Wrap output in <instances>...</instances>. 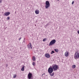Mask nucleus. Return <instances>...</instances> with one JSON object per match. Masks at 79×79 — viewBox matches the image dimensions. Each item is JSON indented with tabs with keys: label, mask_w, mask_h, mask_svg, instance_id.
Masks as SVG:
<instances>
[{
	"label": "nucleus",
	"mask_w": 79,
	"mask_h": 79,
	"mask_svg": "<svg viewBox=\"0 0 79 79\" xmlns=\"http://www.w3.org/2000/svg\"><path fill=\"white\" fill-rule=\"evenodd\" d=\"M24 68H25V66H24V65H23L21 69V71H24Z\"/></svg>",
	"instance_id": "ddd939ff"
},
{
	"label": "nucleus",
	"mask_w": 79,
	"mask_h": 79,
	"mask_svg": "<svg viewBox=\"0 0 79 79\" xmlns=\"http://www.w3.org/2000/svg\"><path fill=\"white\" fill-rule=\"evenodd\" d=\"M45 74L44 73L43 74H42V76L43 77H44V76H45Z\"/></svg>",
	"instance_id": "6ab92c4d"
},
{
	"label": "nucleus",
	"mask_w": 79,
	"mask_h": 79,
	"mask_svg": "<svg viewBox=\"0 0 79 79\" xmlns=\"http://www.w3.org/2000/svg\"><path fill=\"white\" fill-rule=\"evenodd\" d=\"M74 58L75 60H77V59H78V53L76 52L74 55Z\"/></svg>",
	"instance_id": "39448f33"
},
{
	"label": "nucleus",
	"mask_w": 79,
	"mask_h": 79,
	"mask_svg": "<svg viewBox=\"0 0 79 79\" xmlns=\"http://www.w3.org/2000/svg\"><path fill=\"white\" fill-rule=\"evenodd\" d=\"M45 56L46 58H50V54L48 53H47L45 54Z\"/></svg>",
	"instance_id": "1a4fd4ad"
},
{
	"label": "nucleus",
	"mask_w": 79,
	"mask_h": 79,
	"mask_svg": "<svg viewBox=\"0 0 79 79\" xmlns=\"http://www.w3.org/2000/svg\"><path fill=\"white\" fill-rule=\"evenodd\" d=\"M23 43H25V41H23Z\"/></svg>",
	"instance_id": "c85d7f7f"
},
{
	"label": "nucleus",
	"mask_w": 79,
	"mask_h": 79,
	"mask_svg": "<svg viewBox=\"0 0 79 79\" xmlns=\"http://www.w3.org/2000/svg\"><path fill=\"white\" fill-rule=\"evenodd\" d=\"M78 58H79V53H78Z\"/></svg>",
	"instance_id": "cd10ccee"
},
{
	"label": "nucleus",
	"mask_w": 79,
	"mask_h": 79,
	"mask_svg": "<svg viewBox=\"0 0 79 79\" xmlns=\"http://www.w3.org/2000/svg\"><path fill=\"white\" fill-rule=\"evenodd\" d=\"M2 0H0V3H2Z\"/></svg>",
	"instance_id": "bb28decb"
},
{
	"label": "nucleus",
	"mask_w": 79,
	"mask_h": 79,
	"mask_svg": "<svg viewBox=\"0 0 79 79\" xmlns=\"http://www.w3.org/2000/svg\"><path fill=\"white\" fill-rule=\"evenodd\" d=\"M52 68L54 70V71H55L58 69V66L57 65H52Z\"/></svg>",
	"instance_id": "f257e3e1"
},
{
	"label": "nucleus",
	"mask_w": 79,
	"mask_h": 79,
	"mask_svg": "<svg viewBox=\"0 0 79 79\" xmlns=\"http://www.w3.org/2000/svg\"><path fill=\"white\" fill-rule=\"evenodd\" d=\"M55 42H56V40H53L50 42L49 44V46H50V45H54V44H55Z\"/></svg>",
	"instance_id": "7ed1b4c3"
},
{
	"label": "nucleus",
	"mask_w": 79,
	"mask_h": 79,
	"mask_svg": "<svg viewBox=\"0 0 79 79\" xmlns=\"http://www.w3.org/2000/svg\"><path fill=\"white\" fill-rule=\"evenodd\" d=\"M58 1H59V0H57Z\"/></svg>",
	"instance_id": "473e14b6"
},
{
	"label": "nucleus",
	"mask_w": 79,
	"mask_h": 79,
	"mask_svg": "<svg viewBox=\"0 0 79 79\" xmlns=\"http://www.w3.org/2000/svg\"><path fill=\"white\" fill-rule=\"evenodd\" d=\"M8 64H6V68H7V67H8Z\"/></svg>",
	"instance_id": "393cba45"
},
{
	"label": "nucleus",
	"mask_w": 79,
	"mask_h": 79,
	"mask_svg": "<svg viewBox=\"0 0 79 79\" xmlns=\"http://www.w3.org/2000/svg\"><path fill=\"white\" fill-rule=\"evenodd\" d=\"M10 14V12H5L4 14H3V16H8Z\"/></svg>",
	"instance_id": "0eeeda50"
},
{
	"label": "nucleus",
	"mask_w": 79,
	"mask_h": 79,
	"mask_svg": "<svg viewBox=\"0 0 79 79\" xmlns=\"http://www.w3.org/2000/svg\"><path fill=\"white\" fill-rule=\"evenodd\" d=\"M50 5L49 2L48 1H46V5L45 6L46 8H48L50 7Z\"/></svg>",
	"instance_id": "f03ea898"
},
{
	"label": "nucleus",
	"mask_w": 79,
	"mask_h": 79,
	"mask_svg": "<svg viewBox=\"0 0 79 79\" xmlns=\"http://www.w3.org/2000/svg\"><path fill=\"white\" fill-rule=\"evenodd\" d=\"M64 55L65 56H66V57H68V56H69V52H68V51H67L65 52Z\"/></svg>",
	"instance_id": "9d476101"
},
{
	"label": "nucleus",
	"mask_w": 79,
	"mask_h": 79,
	"mask_svg": "<svg viewBox=\"0 0 79 79\" xmlns=\"http://www.w3.org/2000/svg\"><path fill=\"white\" fill-rule=\"evenodd\" d=\"M50 76L52 77V76H53L55 74V73L53 72V73H49Z\"/></svg>",
	"instance_id": "f8f14e48"
},
{
	"label": "nucleus",
	"mask_w": 79,
	"mask_h": 79,
	"mask_svg": "<svg viewBox=\"0 0 79 79\" xmlns=\"http://www.w3.org/2000/svg\"><path fill=\"white\" fill-rule=\"evenodd\" d=\"M27 77H28V79H31L32 77V74L31 73L29 72L28 74Z\"/></svg>",
	"instance_id": "423d86ee"
},
{
	"label": "nucleus",
	"mask_w": 79,
	"mask_h": 79,
	"mask_svg": "<svg viewBox=\"0 0 79 79\" xmlns=\"http://www.w3.org/2000/svg\"><path fill=\"white\" fill-rule=\"evenodd\" d=\"M35 62H33L32 63V64L33 66H35Z\"/></svg>",
	"instance_id": "412c9836"
},
{
	"label": "nucleus",
	"mask_w": 79,
	"mask_h": 79,
	"mask_svg": "<svg viewBox=\"0 0 79 79\" xmlns=\"http://www.w3.org/2000/svg\"><path fill=\"white\" fill-rule=\"evenodd\" d=\"M35 26H36V25H35Z\"/></svg>",
	"instance_id": "2f4dec72"
},
{
	"label": "nucleus",
	"mask_w": 79,
	"mask_h": 79,
	"mask_svg": "<svg viewBox=\"0 0 79 79\" xmlns=\"http://www.w3.org/2000/svg\"><path fill=\"white\" fill-rule=\"evenodd\" d=\"M35 12L36 15H38V14L39 13V10H35Z\"/></svg>",
	"instance_id": "9b49d317"
},
{
	"label": "nucleus",
	"mask_w": 79,
	"mask_h": 79,
	"mask_svg": "<svg viewBox=\"0 0 79 79\" xmlns=\"http://www.w3.org/2000/svg\"><path fill=\"white\" fill-rule=\"evenodd\" d=\"M32 60L33 61H34L35 60V56H34L32 57Z\"/></svg>",
	"instance_id": "4468645a"
},
{
	"label": "nucleus",
	"mask_w": 79,
	"mask_h": 79,
	"mask_svg": "<svg viewBox=\"0 0 79 79\" xmlns=\"http://www.w3.org/2000/svg\"><path fill=\"white\" fill-rule=\"evenodd\" d=\"M30 45L28 44L27 45V48L28 49H30V48H31V49H32V45H31V43H30Z\"/></svg>",
	"instance_id": "6e6552de"
},
{
	"label": "nucleus",
	"mask_w": 79,
	"mask_h": 79,
	"mask_svg": "<svg viewBox=\"0 0 79 79\" xmlns=\"http://www.w3.org/2000/svg\"><path fill=\"white\" fill-rule=\"evenodd\" d=\"M7 20H9V19H10V17H7Z\"/></svg>",
	"instance_id": "4be33fe9"
},
{
	"label": "nucleus",
	"mask_w": 79,
	"mask_h": 79,
	"mask_svg": "<svg viewBox=\"0 0 79 79\" xmlns=\"http://www.w3.org/2000/svg\"><path fill=\"white\" fill-rule=\"evenodd\" d=\"M16 11H15V14H16Z\"/></svg>",
	"instance_id": "7c9ffc66"
},
{
	"label": "nucleus",
	"mask_w": 79,
	"mask_h": 79,
	"mask_svg": "<svg viewBox=\"0 0 79 79\" xmlns=\"http://www.w3.org/2000/svg\"><path fill=\"white\" fill-rule=\"evenodd\" d=\"M21 37H20V38H19V40H21Z\"/></svg>",
	"instance_id": "a878e982"
},
{
	"label": "nucleus",
	"mask_w": 79,
	"mask_h": 79,
	"mask_svg": "<svg viewBox=\"0 0 79 79\" xmlns=\"http://www.w3.org/2000/svg\"><path fill=\"white\" fill-rule=\"evenodd\" d=\"M54 50L55 52H56L57 53L58 52V49H54Z\"/></svg>",
	"instance_id": "dca6fc26"
},
{
	"label": "nucleus",
	"mask_w": 79,
	"mask_h": 79,
	"mask_svg": "<svg viewBox=\"0 0 79 79\" xmlns=\"http://www.w3.org/2000/svg\"><path fill=\"white\" fill-rule=\"evenodd\" d=\"M75 68H76V65H73L72 66V68H73V69H74Z\"/></svg>",
	"instance_id": "2eb2a0df"
},
{
	"label": "nucleus",
	"mask_w": 79,
	"mask_h": 79,
	"mask_svg": "<svg viewBox=\"0 0 79 79\" xmlns=\"http://www.w3.org/2000/svg\"><path fill=\"white\" fill-rule=\"evenodd\" d=\"M49 24V23H47L46 24V26H47V27L48 26Z\"/></svg>",
	"instance_id": "5701e85b"
},
{
	"label": "nucleus",
	"mask_w": 79,
	"mask_h": 79,
	"mask_svg": "<svg viewBox=\"0 0 79 79\" xmlns=\"http://www.w3.org/2000/svg\"><path fill=\"white\" fill-rule=\"evenodd\" d=\"M46 40H47V39L44 38L43 40V42H45V41H46Z\"/></svg>",
	"instance_id": "aec40b11"
},
{
	"label": "nucleus",
	"mask_w": 79,
	"mask_h": 79,
	"mask_svg": "<svg viewBox=\"0 0 79 79\" xmlns=\"http://www.w3.org/2000/svg\"><path fill=\"white\" fill-rule=\"evenodd\" d=\"M23 40H24V41L25 40V38H24Z\"/></svg>",
	"instance_id": "c756f323"
},
{
	"label": "nucleus",
	"mask_w": 79,
	"mask_h": 79,
	"mask_svg": "<svg viewBox=\"0 0 79 79\" xmlns=\"http://www.w3.org/2000/svg\"><path fill=\"white\" fill-rule=\"evenodd\" d=\"M53 53H55V52H54V51H52L51 54H53Z\"/></svg>",
	"instance_id": "f3484780"
},
{
	"label": "nucleus",
	"mask_w": 79,
	"mask_h": 79,
	"mask_svg": "<svg viewBox=\"0 0 79 79\" xmlns=\"http://www.w3.org/2000/svg\"><path fill=\"white\" fill-rule=\"evenodd\" d=\"M54 70L52 67H49L48 69V73H52Z\"/></svg>",
	"instance_id": "20e7f679"
},
{
	"label": "nucleus",
	"mask_w": 79,
	"mask_h": 79,
	"mask_svg": "<svg viewBox=\"0 0 79 79\" xmlns=\"http://www.w3.org/2000/svg\"><path fill=\"white\" fill-rule=\"evenodd\" d=\"M74 1H73L72 3V5H73V4H74Z\"/></svg>",
	"instance_id": "b1692460"
},
{
	"label": "nucleus",
	"mask_w": 79,
	"mask_h": 79,
	"mask_svg": "<svg viewBox=\"0 0 79 79\" xmlns=\"http://www.w3.org/2000/svg\"><path fill=\"white\" fill-rule=\"evenodd\" d=\"M16 74H15L14 75V76L13 77V78L15 79V78H16Z\"/></svg>",
	"instance_id": "a211bd4d"
}]
</instances>
